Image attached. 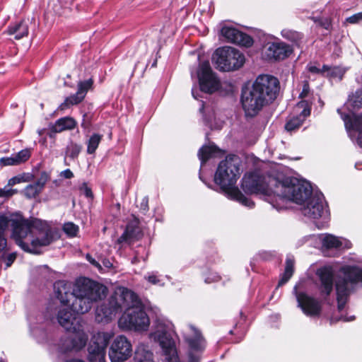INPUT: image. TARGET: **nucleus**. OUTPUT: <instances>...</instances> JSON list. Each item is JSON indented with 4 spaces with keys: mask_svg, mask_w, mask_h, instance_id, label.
<instances>
[{
    "mask_svg": "<svg viewBox=\"0 0 362 362\" xmlns=\"http://www.w3.org/2000/svg\"><path fill=\"white\" fill-rule=\"evenodd\" d=\"M191 351H200L204 347V340L200 333L195 332L194 338L186 339Z\"/></svg>",
    "mask_w": 362,
    "mask_h": 362,
    "instance_id": "2f4dec72",
    "label": "nucleus"
},
{
    "mask_svg": "<svg viewBox=\"0 0 362 362\" xmlns=\"http://www.w3.org/2000/svg\"><path fill=\"white\" fill-rule=\"evenodd\" d=\"M141 303L136 296V303L124 308L126 312L120 317L119 325L121 327L136 331L146 330L149 326V318L141 306Z\"/></svg>",
    "mask_w": 362,
    "mask_h": 362,
    "instance_id": "6e6552de",
    "label": "nucleus"
},
{
    "mask_svg": "<svg viewBox=\"0 0 362 362\" xmlns=\"http://www.w3.org/2000/svg\"><path fill=\"white\" fill-rule=\"evenodd\" d=\"M103 136L100 134H93L87 141V153L94 154Z\"/></svg>",
    "mask_w": 362,
    "mask_h": 362,
    "instance_id": "7c9ffc66",
    "label": "nucleus"
},
{
    "mask_svg": "<svg viewBox=\"0 0 362 362\" xmlns=\"http://www.w3.org/2000/svg\"><path fill=\"white\" fill-rule=\"evenodd\" d=\"M132 353L130 341L123 335L117 336L112 341L110 350L109 358L111 362H124Z\"/></svg>",
    "mask_w": 362,
    "mask_h": 362,
    "instance_id": "4468645a",
    "label": "nucleus"
},
{
    "mask_svg": "<svg viewBox=\"0 0 362 362\" xmlns=\"http://www.w3.org/2000/svg\"><path fill=\"white\" fill-rule=\"evenodd\" d=\"M221 34L227 42L246 47L252 46L253 44V40L250 35L232 26H223L221 29Z\"/></svg>",
    "mask_w": 362,
    "mask_h": 362,
    "instance_id": "dca6fc26",
    "label": "nucleus"
},
{
    "mask_svg": "<svg viewBox=\"0 0 362 362\" xmlns=\"http://www.w3.org/2000/svg\"><path fill=\"white\" fill-rule=\"evenodd\" d=\"M75 313L73 310L71 312L68 308H63L58 311L57 321L68 332L78 331L82 325L81 318L76 317Z\"/></svg>",
    "mask_w": 362,
    "mask_h": 362,
    "instance_id": "a211bd4d",
    "label": "nucleus"
},
{
    "mask_svg": "<svg viewBox=\"0 0 362 362\" xmlns=\"http://www.w3.org/2000/svg\"><path fill=\"white\" fill-rule=\"evenodd\" d=\"M134 362H154L153 354L144 345L141 344L135 351Z\"/></svg>",
    "mask_w": 362,
    "mask_h": 362,
    "instance_id": "a878e982",
    "label": "nucleus"
},
{
    "mask_svg": "<svg viewBox=\"0 0 362 362\" xmlns=\"http://www.w3.org/2000/svg\"><path fill=\"white\" fill-rule=\"evenodd\" d=\"M7 245L6 239L3 236V234H0V251L4 250Z\"/></svg>",
    "mask_w": 362,
    "mask_h": 362,
    "instance_id": "5fc2aeb1",
    "label": "nucleus"
},
{
    "mask_svg": "<svg viewBox=\"0 0 362 362\" xmlns=\"http://www.w3.org/2000/svg\"><path fill=\"white\" fill-rule=\"evenodd\" d=\"M107 288L87 277L77 279L74 284L71 310L76 314L88 313L93 305L105 297Z\"/></svg>",
    "mask_w": 362,
    "mask_h": 362,
    "instance_id": "39448f33",
    "label": "nucleus"
},
{
    "mask_svg": "<svg viewBox=\"0 0 362 362\" xmlns=\"http://www.w3.org/2000/svg\"><path fill=\"white\" fill-rule=\"evenodd\" d=\"M11 238L23 251L33 254H39L41 247L54 240V232L45 221L23 216L12 220Z\"/></svg>",
    "mask_w": 362,
    "mask_h": 362,
    "instance_id": "f03ea898",
    "label": "nucleus"
},
{
    "mask_svg": "<svg viewBox=\"0 0 362 362\" xmlns=\"http://www.w3.org/2000/svg\"><path fill=\"white\" fill-rule=\"evenodd\" d=\"M293 268L294 259L293 258L287 257L286 260L285 270L278 283V286L284 285L291 279L293 273Z\"/></svg>",
    "mask_w": 362,
    "mask_h": 362,
    "instance_id": "c756f323",
    "label": "nucleus"
},
{
    "mask_svg": "<svg viewBox=\"0 0 362 362\" xmlns=\"http://www.w3.org/2000/svg\"><path fill=\"white\" fill-rule=\"evenodd\" d=\"M20 182V179L16 177H13L12 178H11L9 180H8V186H12V185H14L17 183H18Z\"/></svg>",
    "mask_w": 362,
    "mask_h": 362,
    "instance_id": "4d7b16f0",
    "label": "nucleus"
},
{
    "mask_svg": "<svg viewBox=\"0 0 362 362\" xmlns=\"http://www.w3.org/2000/svg\"><path fill=\"white\" fill-rule=\"evenodd\" d=\"M73 288L69 281L59 280L54 284V291L57 299L64 305L69 303L70 298H74Z\"/></svg>",
    "mask_w": 362,
    "mask_h": 362,
    "instance_id": "4be33fe9",
    "label": "nucleus"
},
{
    "mask_svg": "<svg viewBox=\"0 0 362 362\" xmlns=\"http://www.w3.org/2000/svg\"><path fill=\"white\" fill-rule=\"evenodd\" d=\"M357 143H358L361 146H362V145H361V141H360V139H359V138H358V139H357Z\"/></svg>",
    "mask_w": 362,
    "mask_h": 362,
    "instance_id": "338daca9",
    "label": "nucleus"
},
{
    "mask_svg": "<svg viewBox=\"0 0 362 362\" xmlns=\"http://www.w3.org/2000/svg\"><path fill=\"white\" fill-rule=\"evenodd\" d=\"M203 109H204V104H202V107H201L200 110H201V111H202V110H203Z\"/></svg>",
    "mask_w": 362,
    "mask_h": 362,
    "instance_id": "774afa93",
    "label": "nucleus"
},
{
    "mask_svg": "<svg viewBox=\"0 0 362 362\" xmlns=\"http://www.w3.org/2000/svg\"><path fill=\"white\" fill-rule=\"evenodd\" d=\"M303 122L300 117H293L288 119L285 124V129L290 133L299 129Z\"/></svg>",
    "mask_w": 362,
    "mask_h": 362,
    "instance_id": "f704fd0d",
    "label": "nucleus"
},
{
    "mask_svg": "<svg viewBox=\"0 0 362 362\" xmlns=\"http://www.w3.org/2000/svg\"><path fill=\"white\" fill-rule=\"evenodd\" d=\"M279 91V81L272 76H259L252 87L243 89L241 104L246 117L256 116L262 109L272 103Z\"/></svg>",
    "mask_w": 362,
    "mask_h": 362,
    "instance_id": "7ed1b4c3",
    "label": "nucleus"
},
{
    "mask_svg": "<svg viewBox=\"0 0 362 362\" xmlns=\"http://www.w3.org/2000/svg\"><path fill=\"white\" fill-rule=\"evenodd\" d=\"M55 134H56V133H54V132H53V129H52V126H51V127H50V131H49V132H48V134H48V136H49L50 138H53V137H54Z\"/></svg>",
    "mask_w": 362,
    "mask_h": 362,
    "instance_id": "680f3d73",
    "label": "nucleus"
},
{
    "mask_svg": "<svg viewBox=\"0 0 362 362\" xmlns=\"http://www.w3.org/2000/svg\"><path fill=\"white\" fill-rule=\"evenodd\" d=\"M143 236L139 222L137 218L129 221L122 235L117 240V243L121 246L131 245L140 240Z\"/></svg>",
    "mask_w": 362,
    "mask_h": 362,
    "instance_id": "f3484780",
    "label": "nucleus"
},
{
    "mask_svg": "<svg viewBox=\"0 0 362 362\" xmlns=\"http://www.w3.org/2000/svg\"><path fill=\"white\" fill-rule=\"evenodd\" d=\"M307 68H308V70L310 73L317 74H321L320 69L319 67L315 66V65L308 64Z\"/></svg>",
    "mask_w": 362,
    "mask_h": 362,
    "instance_id": "603ef678",
    "label": "nucleus"
},
{
    "mask_svg": "<svg viewBox=\"0 0 362 362\" xmlns=\"http://www.w3.org/2000/svg\"><path fill=\"white\" fill-rule=\"evenodd\" d=\"M136 303V294L123 288L119 293H115L107 301L103 302L95 310V320L99 323H108L112 317L124 308Z\"/></svg>",
    "mask_w": 362,
    "mask_h": 362,
    "instance_id": "423d86ee",
    "label": "nucleus"
},
{
    "mask_svg": "<svg viewBox=\"0 0 362 362\" xmlns=\"http://www.w3.org/2000/svg\"><path fill=\"white\" fill-rule=\"evenodd\" d=\"M70 332L74 334L64 340L63 346L65 347L62 348V351L64 352L81 350L86 346L88 340V336L83 329V325L80 326L78 331H70Z\"/></svg>",
    "mask_w": 362,
    "mask_h": 362,
    "instance_id": "6ab92c4d",
    "label": "nucleus"
},
{
    "mask_svg": "<svg viewBox=\"0 0 362 362\" xmlns=\"http://www.w3.org/2000/svg\"><path fill=\"white\" fill-rule=\"evenodd\" d=\"M112 337V333L104 332H98L92 337L88 348L90 362H105L106 348Z\"/></svg>",
    "mask_w": 362,
    "mask_h": 362,
    "instance_id": "9b49d317",
    "label": "nucleus"
},
{
    "mask_svg": "<svg viewBox=\"0 0 362 362\" xmlns=\"http://www.w3.org/2000/svg\"><path fill=\"white\" fill-rule=\"evenodd\" d=\"M293 293L296 295L298 307L306 315L317 316L320 314L322 305L318 300L308 296L305 292H298L297 286L294 287Z\"/></svg>",
    "mask_w": 362,
    "mask_h": 362,
    "instance_id": "2eb2a0df",
    "label": "nucleus"
},
{
    "mask_svg": "<svg viewBox=\"0 0 362 362\" xmlns=\"http://www.w3.org/2000/svg\"><path fill=\"white\" fill-rule=\"evenodd\" d=\"M355 319V317L353 315V316H351L350 317L347 318L346 317H341L340 318V320L344 321V322H348V321H352Z\"/></svg>",
    "mask_w": 362,
    "mask_h": 362,
    "instance_id": "052dcab7",
    "label": "nucleus"
},
{
    "mask_svg": "<svg viewBox=\"0 0 362 362\" xmlns=\"http://www.w3.org/2000/svg\"><path fill=\"white\" fill-rule=\"evenodd\" d=\"M337 112L341 115L348 132L353 130L358 132L360 135L362 134V115L350 117L347 114L343 115L340 109H338Z\"/></svg>",
    "mask_w": 362,
    "mask_h": 362,
    "instance_id": "5701e85b",
    "label": "nucleus"
},
{
    "mask_svg": "<svg viewBox=\"0 0 362 362\" xmlns=\"http://www.w3.org/2000/svg\"><path fill=\"white\" fill-rule=\"evenodd\" d=\"M281 34L284 39L291 41L298 47L303 38V35L301 33L287 28L282 30Z\"/></svg>",
    "mask_w": 362,
    "mask_h": 362,
    "instance_id": "cd10ccee",
    "label": "nucleus"
},
{
    "mask_svg": "<svg viewBox=\"0 0 362 362\" xmlns=\"http://www.w3.org/2000/svg\"><path fill=\"white\" fill-rule=\"evenodd\" d=\"M16 255L15 253L9 254L6 258V268L11 267L14 260L16 259Z\"/></svg>",
    "mask_w": 362,
    "mask_h": 362,
    "instance_id": "de8ad7c7",
    "label": "nucleus"
},
{
    "mask_svg": "<svg viewBox=\"0 0 362 362\" xmlns=\"http://www.w3.org/2000/svg\"><path fill=\"white\" fill-rule=\"evenodd\" d=\"M197 76L202 91L212 93L219 88L220 81L215 73L213 72L208 61L203 62L199 64Z\"/></svg>",
    "mask_w": 362,
    "mask_h": 362,
    "instance_id": "f8f14e48",
    "label": "nucleus"
},
{
    "mask_svg": "<svg viewBox=\"0 0 362 362\" xmlns=\"http://www.w3.org/2000/svg\"><path fill=\"white\" fill-rule=\"evenodd\" d=\"M300 182L302 185L308 186L310 188V192L306 196V197L300 202L297 203L298 204H302L306 202L302 209V213L305 216H308L311 218H323L326 219L328 217V209L327 204L324 200L323 194H316L312 195V188L308 183Z\"/></svg>",
    "mask_w": 362,
    "mask_h": 362,
    "instance_id": "9d476101",
    "label": "nucleus"
},
{
    "mask_svg": "<svg viewBox=\"0 0 362 362\" xmlns=\"http://www.w3.org/2000/svg\"><path fill=\"white\" fill-rule=\"evenodd\" d=\"M216 68L222 71L240 69L245 63V56L238 49L230 47L218 48L212 58Z\"/></svg>",
    "mask_w": 362,
    "mask_h": 362,
    "instance_id": "1a4fd4ad",
    "label": "nucleus"
},
{
    "mask_svg": "<svg viewBox=\"0 0 362 362\" xmlns=\"http://www.w3.org/2000/svg\"><path fill=\"white\" fill-rule=\"evenodd\" d=\"M18 165L27 161L31 156V148H24L17 153H14Z\"/></svg>",
    "mask_w": 362,
    "mask_h": 362,
    "instance_id": "58836bf2",
    "label": "nucleus"
},
{
    "mask_svg": "<svg viewBox=\"0 0 362 362\" xmlns=\"http://www.w3.org/2000/svg\"><path fill=\"white\" fill-rule=\"evenodd\" d=\"M63 230L69 237H75L78 232V226L71 222L66 223L63 226Z\"/></svg>",
    "mask_w": 362,
    "mask_h": 362,
    "instance_id": "ea45409f",
    "label": "nucleus"
},
{
    "mask_svg": "<svg viewBox=\"0 0 362 362\" xmlns=\"http://www.w3.org/2000/svg\"><path fill=\"white\" fill-rule=\"evenodd\" d=\"M81 190L83 191V193L86 197L91 198L93 197V192L91 191V189L87 186L86 183L83 185V187H81Z\"/></svg>",
    "mask_w": 362,
    "mask_h": 362,
    "instance_id": "8fccbe9b",
    "label": "nucleus"
},
{
    "mask_svg": "<svg viewBox=\"0 0 362 362\" xmlns=\"http://www.w3.org/2000/svg\"><path fill=\"white\" fill-rule=\"evenodd\" d=\"M141 207L144 211H146L148 209V200L147 199H143V201L141 204Z\"/></svg>",
    "mask_w": 362,
    "mask_h": 362,
    "instance_id": "bf43d9fd",
    "label": "nucleus"
},
{
    "mask_svg": "<svg viewBox=\"0 0 362 362\" xmlns=\"http://www.w3.org/2000/svg\"><path fill=\"white\" fill-rule=\"evenodd\" d=\"M361 21H362V12L356 13L346 19V22L351 23V24L358 23Z\"/></svg>",
    "mask_w": 362,
    "mask_h": 362,
    "instance_id": "a18cd8bd",
    "label": "nucleus"
},
{
    "mask_svg": "<svg viewBox=\"0 0 362 362\" xmlns=\"http://www.w3.org/2000/svg\"><path fill=\"white\" fill-rule=\"evenodd\" d=\"M0 163L4 166L18 165V163L16 159V156L12 154L10 157H4L0 159Z\"/></svg>",
    "mask_w": 362,
    "mask_h": 362,
    "instance_id": "79ce46f5",
    "label": "nucleus"
},
{
    "mask_svg": "<svg viewBox=\"0 0 362 362\" xmlns=\"http://www.w3.org/2000/svg\"><path fill=\"white\" fill-rule=\"evenodd\" d=\"M86 259L92 264L93 265L94 267L98 268V269H101V266L100 264L97 262L95 261V259L89 254H87L86 256Z\"/></svg>",
    "mask_w": 362,
    "mask_h": 362,
    "instance_id": "3c124183",
    "label": "nucleus"
},
{
    "mask_svg": "<svg viewBox=\"0 0 362 362\" xmlns=\"http://www.w3.org/2000/svg\"><path fill=\"white\" fill-rule=\"evenodd\" d=\"M22 216L21 214L12 215L11 218H8L4 215L0 216V234H4V231L10 224L12 228V220L14 218Z\"/></svg>",
    "mask_w": 362,
    "mask_h": 362,
    "instance_id": "4c0bfd02",
    "label": "nucleus"
},
{
    "mask_svg": "<svg viewBox=\"0 0 362 362\" xmlns=\"http://www.w3.org/2000/svg\"><path fill=\"white\" fill-rule=\"evenodd\" d=\"M322 25L326 28V29H328L329 28V23L328 21H326L325 23H322Z\"/></svg>",
    "mask_w": 362,
    "mask_h": 362,
    "instance_id": "e2e57ef3",
    "label": "nucleus"
},
{
    "mask_svg": "<svg viewBox=\"0 0 362 362\" xmlns=\"http://www.w3.org/2000/svg\"><path fill=\"white\" fill-rule=\"evenodd\" d=\"M242 188L247 194H260L278 211L288 208L289 202H302L310 192V188L302 185L296 177H287L282 180L261 175L258 171L245 174Z\"/></svg>",
    "mask_w": 362,
    "mask_h": 362,
    "instance_id": "f257e3e1",
    "label": "nucleus"
},
{
    "mask_svg": "<svg viewBox=\"0 0 362 362\" xmlns=\"http://www.w3.org/2000/svg\"><path fill=\"white\" fill-rule=\"evenodd\" d=\"M145 278L148 281V282H150L152 284H159L160 282V279L154 274H149L148 276Z\"/></svg>",
    "mask_w": 362,
    "mask_h": 362,
    "instance_id": "09e8293b",
    "label": "nucleus"
},
{
    "mask_svg": "<svg viewBox=\"0 0 362 362\" xmlns=\"http://www.w3.org/2000/svg\"><path fill=\"white\" fill-rule=\"evenodd\" d=\"M343 71L341 69L337 66H332L329 72L327 74L328 76L330 77H339L341 78L343 76Z\"/></svg>",
    "mask_w": 362,
    "mask_h": 362,
    "instance_id": "37998d69",
    "label": "nucleus"
},
{
    "mask_svg": "<svg viewBox=\"0 0 362 362\" xmlns=\"http://www.w3.org/2000/svg\"><path fill=\"white\" fill-rule=\"evenodd\" d=\"M240 160L238 156H228L218 164L214 175V181L231 199L235 200L244 206L252 207L255 204L254 202L243 194L235 187L237 180L240 176Z\"/></svg>",
    "mask_w": 362,
    "mask_h": 362,
    "instance_id": "20e7f679",
    "label": "nucleus"
},
{
    "mask_svg": "<svg viewBox=\"0 0 362 362\" xmlns=\"http://www.w3.org/2000/svg\"><path fill=\"white\" fill-rule=\"evenodd\" d=\"M81 126H82L83 127H84V128H87V127H88V123H86V122H85V120L83 119V122H82V124H81Z\"/></svg>",
    "mask_w": 362,
    "mask_h": 362,
    "instance_id": "0e129e2a",
    "label": "nucleus"
},
{
    "mask_svg": "<svg viewBox=\"0 0 362 362\" xmlns=\"http://www.w3.org/2000/svg\"><path fill=\"white\" fill-rule=\"evenodd\" d=\"M93 84V80L92 78H88L83 81H79L78 83L77 92L79 94H81L83 98H85L88 90L92 88Z\"/></svg>",
    "mask_w": 362,
    "mask_h": 362,
    "instance_id": "e433bc0d",
    "label": "nucleus"
},
{
    "mask_svg": "<svg viewBox=\"0 0 362 362\" xmlns=\"http://www.w3.org/2000/svg\"><path fill=\"white\" fill-rule=\"evenodd\" d=\"M317 275L320 279V285L318 289L320 291V296L327 300L333 290L334 279L333 274L330 269L324 267L319 269L317 272Z\"/></svg>",
    "mask_w": 362,
    "mask_h": 362,
    "instance_id": "aec40b11",
    "label": "nucleus"
},
{
    "mask_svg": "<svg viewBox=\"0 0 362 362\" xmlns=\"http://www.w3.org/2000/svg\"><path fill=\"white\" fill-rule=\"evenodd\" d=\"M9 35H13L16 40H20L28 34V24L22 21L11 25L7 30Z\"/></svg>",
    "mask_w": 362,
    "mask_h": 362,
    "instance_id": "393cba45",
    "label": "nucleus"
},
{
    "mask_svg": "<svg viewBox=\"0 0 362 362\" xmlns=\"http://www.w3.org/2000/svg\"><path fill=\"white\" fill-rule=\"evenodd\" d=\"M192 94L193 95V97L195 98V99H197V95H195V90L194 88H192Z\"/></svg>",
    "mask_w": 362,
    "mask_h": 362,
    "instance_id": "69168bd1",
    "label": "nucleus"
},
{
    "mask_svg": "<svg viewBox=\"0 0 362 362\" xmlns=\"http://www.w3.org/2000/svg\"><path fill=\"white\" fill-rule=\"evenodd\" d=\"M332 66H329L328 65H323L322 68L320 69L321 74H324L327 73V74L329 72Z\"/></svg>",
    "mask_w": 362,
    "mask_h": 362,
    "instance_id": "13d9d810",
    "label": "nucleus"
},
{
    "mask_svg": "<svg viewBox=\"0 0 362 362\" xmlns=\"http://www.w3.org/2000/svg\"><path fill=\"white\" fill-rule=\"evenodd\" d=\"M351 101L354 107L358 108L362 107V88L356 90L351 98Z\"/></svg>",
    "mask_w": 362,
    "mask_h": 362,
    "instance_id": "a19ab883",
    "label": "nucleus"
},
{
    "mask_svg": "<svg viewBox=\"0 0 362 362\" xmlns=\"http://www.w3.org/2000/svg\"><path fill=\"white\" fill-rule=\"evenodd\" d=\"M62 175L66 179H71L74 177V173L70 169H66L62 172Z\"/></svg>",
    "mask_w": 362,
    "mask_h": 362,
    "instance_id": "864d4df0",
    "label": "nucleus"
},
{
    "mask_svg": "<svg viewBox=\"0 0 362 362\" xmlns=\"http://www.w3.org/2000/svg\"><path fill=\"white\" fill-rule=\"evenodd\" d=\"M16 192L17 190L8 189L6 186L3 189L0 188V197H9Z\"/></svg>",
    "mask_w": 362,
    "mask_h": 362,
    "instance_id": "c03bdc74",
    "label": "nucleus"
},
{
    "mask_svg": "<svg viewBox=\"0 0 362 362\" xmlns=\"http://www.w3.org/2000/svg\"><path fill=\"white\" fill-rule=\"evenodd\" d=\"M83 99L84 98L78 92H76L75 94L66 98L64 101L59 106V109L61 110H64L69 108L71 105H78Z\"/></svg>",
    "mask_w": 362,
    "mask_h": 362,
    "instance_id": "473e14b6",
    "label": "nucleus"
},
{
    "mask_svg": "<svg viewBox=\"0 0 362 362\" xmlns=\"http://www.w3.org/2000/svg\"><path fill=\"white\" fill-rule=\"evenodd\" d=\"M217 150V148L213 146H202L198 152V156L202 163H205L209 158L213 157Z\"/></svg>",
    "mask_w": 362,
    "mask_h": 362,
    "instance_id": "72a5a7b5",
    "label": "nucleus"
},
{
    "mask_svg": "<svg viewBox=\"0 0 362 362\" xmlns=\"http://www.w3.org/2000/svg\"><path fill=\"white\" fill-rule=\"evenodd\" d=\"M170 331V325L163 327L158 325L157 330L154 332V338L159 341L164 354L168 356V362H177V356Z\"/></svg>",
    "mask_w": 362,
    "mask_h": 362,
    "instance_id": "ddd939ff",
    "label": "nucleus"
},
{
    "mask_svg": "<svg viewBox=\"0 0 362 362\" xmlns=\"http://www.w3.org/2000/svg\"><path fill=\"white\" fill-rule=\"evenodd\" d=\"M221 279V277L216 273H210L208 276L204 279L206 284H211L217 282Z\"/></svg>",
    "mask_w": 362,
    "mask_h": 362,
    "instance_id": "49530a36",
    "label": "nucleus"
},
{
    "mask_svg": "<svg viewBox=\"0 0 362 362\" xmlns=\"http://www.w3.org/2000/svg\"><path fill=\"white\" fill-rule=\"evenodd\" d=\"M310 113V109H304L301 113L298 115L297 117H300L302 119H303V121L305 120V117L308 116Z\"/></svg>",
    "mask_w": 362,
    "mask_h": 362,
    "instance_id": "6e6d98bb",
    "label": "nucleus"
},
{
    "mask_svg": "<svg viewBox=\"0 0 362 362\" xmlns=\"http://www.w3.org/2000/svg\"><path fill=\"white\" fill-rule=\"evenodd\" d=\"M341 272L342 276L338 277L335 284L339 311L344 308L355 285L359 282L362 283V268L346 266L341 268Z\"/></svg>",
    "mask_w": 362,
    "mask_h": 362,
    "instance_id": "0eeeda50",
    "label": "nucleus"
},
{
    "mask_svg": "<svg viewBox=\"0 0 362 362\" xmlns=\"http://www.w3.org/2000/svg\"><path fill=\"white\" fill-rule=\"evenodd\" d=\"M45 182V180H42L41 179L33 184L28 185L24 190L25 197L29 199L35 198L43 189Z\"/></svg>",
    "mask_w": 362,
    "mask_h": 362,
    "instance_id": "c85d7f7f",
    "label": "nucleus"
},
{
    "mask_svg": "<svg viewBox=\"0 0 362 362\" xmlns=\"http://www.w3.org/2000/svg\"><path fill=\"white\" fill-rule=\"evenodd\" d=\"M76 126V122L72 117H65L57 119L52 124V129L54 133H59L66 129H73Z\"/></svg>",
    "mask_w": 362,
    "mask_h": 362,
    "instance_id": "b1692460",
    "label": "nucleus"
},
{
    "mask_svg": "<svg viewBox=\"0 0 362 362\" xmlns=\"http://www.w3.org/2000/svg\"><path fill=\"white\" fill-rule=\"evenodd\" d=\"M293 52V48L285 42H273L266 49V55L269 59L283 60L288 57Z\"/></svg>",
    "mask_w": 362,
    "mask_h": 362,
    "instance_id": "412c9836",
    "label": "nucleus"
},
{
    "mask_svg": "<svg viewBox=\"0 0 362 362\" xmlns=\"http://www.w3.org/2000/svg\"><path fill=\"white\" fill-rule=\"evenodd\" d=\"M322 247L327 249L339 248L342 246L341 240L337 236L331 234H322L320 238Z\"/></svg>",
    "mask_w": 362,
    "mask_h": 362,
    "instance_id": "bb28decb",
    "label": "nucleus"
},
{
    "mask_svg": "<svg viewBox=\"0 0 362 362\" xmlns=\"http://www.w3.org/2000/svg\"><path fill=\"white\" fill-rule=\"evenodd\" d=\"M81 149L82 146L81 145L71 142L66 146V154L71 159H75L78 156Z\"/></svg>",
    "mask_w": 362,
    "mask_h": 362,
    "instance_id": "c9c22d12",
    "label": "nucleus"
}]
</instances>
